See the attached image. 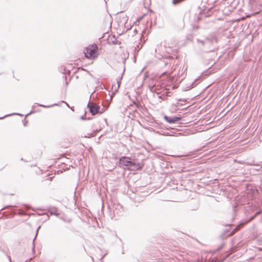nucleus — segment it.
Segmentation results:
<instances>
[{
	"label": "nucleus",
	"instance_id": "15",
	"mask_svg": "<svg viewBox=\"0 0 262 262\" xmlns=\"http://www.w3.org/2000/svg\"><path fill=\"white\" fill-rule=\"evenodd\" d=\"M254 217H255V216H254L252 217L251 218L250 220H252L254 219Z\"/></svg>",
	"mask_w": 262,
	"mask_h": 262
},
{
	"label": "nucleus",
	"instance_id": "14",
	"mask_svg": "<svg viewBox=\"0 0 262 262\" xmlns=\"http://www.w3.org/2000/svg\"><path fill=\"white\" fill-rule=\"evenodd\" d=\"M13 115H21L20 114H18V113H15V114H13Z\"/></svg>",
	"mask_w": 262,
	"mask_h": 262
},
{
	"label": "nucleus",
	"instance_id": "20",
	"mask_svg": "<svg viewBox=\"0 0 262 262\" xmlns=\"http://www.w3.org/2000/svg\"><path fill=\"white\" fill-rule=\"evenodd\" d=\"M152 82H154V80L153 79H151L150 80Z\"/></svg>",
	"mask_w": 262,
	"mask_h": 262
},
{
	"label": "nucleus",
	"instance_id": "11",
	"mask_svg": "<svg viewBox=\"0 0 262 262\" xmlns=\"http://www.w3.org/2000/svg\"><path fill=\"white\" fill-rule=\"evenodd\" d=\"M149 86V89H150V90H151V91H152V89L154 88V85H152V86H151V85H149V86Z\"/></svg>",
	"mask_w": 262,
	"mask_h": 262
},
{
	"label": "nucleus",
	"instance_id": "8",
	"mask_svg": "<svg viewBox=\"0 0 262 262\" xmlns=\"http://www.w3.org/2000/svg\"><path fill=\"white\" fill-rule=\"evenodd\" d=\"M39 106H41V107H45V108H48V107H50L51 106H54V105H56L57 104H54L52 105H51V106H47V105H43V104H38Z\"/></svg>",
	"mask_w": 262,
	"mask_h": 262
},
{
	"label": "nucleus",
	"instance_id": "16",
	"mask_svg": "<svg viewBox=\"0 0 262 262\" xmlns=\"http://www.w3.org/2000/svg\"><path fill=\"white\" fill-rule=\"evenodd\" d=\"M9 260H10V262H12L11 259V258H10L9 256Z\"/></svg>",
	"mask_w": 262,
	"mask_h": 262
},
{
	"label": "nucleus",
	"instance_id": "1",
	"mask_svg": "<svg viewBox=\"0 0 262 262\" xmlns=\"http://www.w3.org/2000/svg\"><path fill=\"white\" fill-rule=\"evenodd\" d=\"M119 165L124 169L129 170H137L142 168L143 165L138 163L136 160H132L127 157H122L119 159Z\"/></svg>",
	"mask_w": 262,
	"mask_h": 262
},
{
	"label": "nucleus",
	"instance_id": "9",
	"mask_svg": "<svg viewBox=\"0 0 262 262\" xmlns=\"http://www.w3.org/2000/svg\"><path fill=\"white\" fill-rule=\"evenodd\" d=\"M243 226V224H242L241 225H239L238 226H237L233 230V232L234 233L236 232L237 231H238L239 230V229L240 228V227L241 226Z\"/></svg>",
	"mask_w": 262,
	"mask_h": 262
},
{
	"label": "nucleus",
	"instance_id": "18",
	"mask_svg": "<svg viewBox=\"0 0 262 262\" xmlns=\"http://www.w3.org/2000/svg\"><path fill=\"white\" fill-rule=\"evenodd\" d=\"M157 52V49H155V52Z\"/></svg>",
	"mask_w": 262,
	"mask_h": 262
},
{
	"label": "nucleus",
	"instance_id": "5",
	"mask_svg": "<svg viewBox=\"0 0 262 262\" xmlns=\"http://www.w3.org/2000/svg\"><path fill=\"white\" fill-rule=\"evenodd\" d=\"M185 71L186 69L184 67H183V68L179 70V75L177 76V78H178L179 79H177V81H181L185 78L186 76Z\"/></svg>",
	"mask_w": 262,
	"mask_h": 262
},
{
	"label": "nucleus",
	"instance_id": "3",
	"mask_svg": "<svg viewBox=\"0 0 262 262\" xmlns=\"http://www.w3.org/2000/svg\"><path fill=\"white\" fill-rule=\"evenodd\" d=\"M88 106L89 107L90 113L93 115H95L99 113L101 114L104 112L103 110H100V107L99 106H98L93 103H89Z\"/></svg>",
	"mask_w": 262,
	"mask_h": 262
},
{
	"label": "nucleus",
	"instance_id": "17",
	"mask_svg": "<svg viewBox=\"0 0 262 262\" xmlns=\"http://www.w3.org/2000/svg\"><path fill=\"white\" fill-rule=\"evenodd\" d=\"M10 115H6L4 117H7V116H10Z\"/></svg>",
	"mask_w": 262,
	"mask_h": 262
},
{
	"label": "nucleus",
	"instance_id": "13",
	"mask_svg": "<svg viewBox=\"0 0 262 262\" xmlns=\"http://www.w3.org/2000/svg\"><path fill=\"white\" fill-rule=\"evenodd\" d=\"M35 238L33 239V249H34V247H35V246L34 245V241Z\"/></svg>",
	"mask_w": 262,
	"mask_h": 262
},
{
	"label": "nucleus",
	"instance_id": "12",
	"mask_svg": "<svg viewBox=\"0 0 262 262\" xmlns=\"http://www.w3.org/2000/svg\"><path fill=\"white\" fill-rule=\"evenodd\" d=\"M39 228H40V227H39L38 228V229H37V230H36V236L37 235V233H38V230H39Z\"/></svg>",
	"mask_w": 262,
	"mask_h": 262
},
{
	"label": "nucleus",
	"instance_id": "10",
	"mask_svg": "<svg viewBox=\"0 0 262 262\" xmlns=\"http://www.w3.org/2000/svg\"><path fill=\"white\" fill-rule=\"evenodd\" d=\"M198 41L199 42H200L203 46L204 45V44L205 43V41H200L199 40H198Z\"/></svg>",
	"mask_w": 262,
	"mask_h": 262
},
{
	"label": "nucleus",
	"instance_id": "2",
	"mask_svg": "<svg viewBox=\"0 0 262 262\" xmlns=\"http://www.w3.org/2000/svg\"><path fill=\"white\" fill-rule=\"evenodd\" d=\"M98 47L96 44L90 45L86 47L84 50L85 57L89 59H94L98 56Z\"/></svg>",
	"mask_w": 262,
	"mask_h": 262
},
{
	"label": "nucleus",
	"instance_id": "19",
	"mask_svg": "<svg viewBox=\"0 0 262 262\" xmlns=\"http://www.w3.org/2000/svg\"><path fill=\"white\" fill-rule=\"evenodd\" d=\"M4 117H0V119H3Z\"/></svg>",
	"mask_w": 262,
	"mask_h": 262
},
{
	"label": "nucleus",
	"instance_id": "4",
	"mask_svg": "<svg viewBox=\"0 0 262 262\" xmlns=\"http://www.w3.org/2000/svg\"><path fill=\"white\" fill-rule=\"evenodd\" d=\"M165 120L169 123H173L180 121L181 119L180 117L173 116L169 117L167 116H164Z\"/></svg>",
	"mask_w": 262,
	"mask_h": 262
},
{
	"label": "nucleus",
	"instance_id": "7",
	"mask_svg": "<svg viewBox=\"0 0 262 262\" xmlns=\"http://www.w3.org/2000/svg\"><path fill=\"white\" fill-rule=\"evenodd\" d=\"M184 0H172V4L174 5H177L181 3V2L183 1Z\"/></svg>",
	"mask_w": 262,
	"mask_h": 262
},
{
	"label": "nucleus",
	"instance_id": "6",
	"mask_svg": "<svg viewBox=\"0 0 262 262\" xmlns=\"http://www.w3.org/2000/svg\"><path fill=\"white\" fill-rule=\"evenodd\" d=\"M50 213L51 214V215H58V210L57 208H51L50 209Z\"/></svg>",
	"mask_w": 262,
	"mask_h": 262
}]
</instances>
